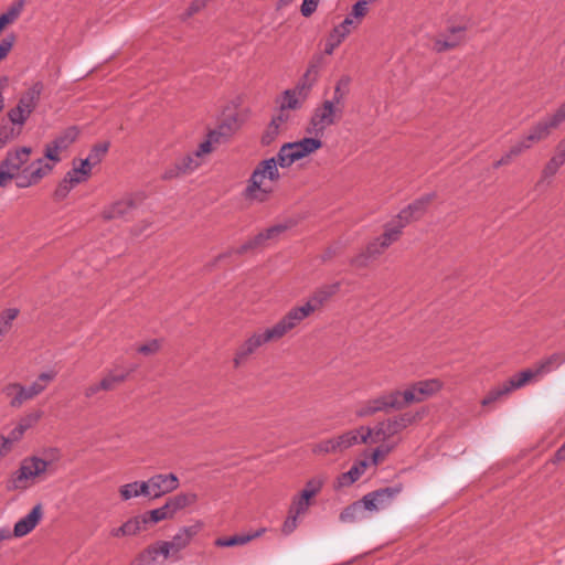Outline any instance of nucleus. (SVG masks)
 <instances>
[{
  "label": "nucleus",
  "mask_w": 565,
  "mask_h": 565,
  "mask_svg": "<svg viewBox=\"0 0 565 565\" xmlns=\"http://www.w3.org/2000/svg\"><path fill=\"white\" fill-rule=\"evenodd\" d=\"M235 124L236 120L233 118L231 122L226 120L216 129L211 130L206 139L202 141L193 152L177 159L174 164L164 171L163 179L171 180L193 173L204 163L206 157L213 151V146L221 143L232 135Z\"/></svg>",
  "instance_id": "obj_1"
},
{
  "label": "nucleus",
  "mask_w": 565,
  "mask_h": 565,
  "mask_svg": "<svg viewBox=\"0 0 565 565\" xmlns=\"http://www.w3.org/2000/svg\"><path fill=\"white\" fill-rule=\"evenodd\" d=\"M278 156L258 162L243 191V198L252 203H265L274 194V183L280 180Z\"/></svg>",
  "instance_id": "obj_2"
},
{
  "label": "nucleus",
  "mask_w": 565,
  "mask_h": 565,
  "mask_svg": "<svg viewBox=\"0 0 565 565\" xmlns=\"http://www.w3.org/2000/svg\"><path fill=\"white\" fill-rule=\"evenodd\" d=\"M32 148L22 146L10 149L0 161V191L12 181L18 189L35 186V182L25 164L29 163Z\"/></svg>",
  "instance_id": "obj_3"
},
{
  "label": "nucleus",
  "mask_w": 565,
  "mask_h": 565,
  "mask_svg": "<svg viewBox=\"0 0 565 565\" xmlns=\"http://www.w3.org/2000/svg\"><path fill=\"white\" fill-rule=\"evenodd\" d=\"M423 412H406L379 423L374 428L362 426V443H381L397 435L423 417Z\"/></svg>",
  "instance_id": "obj_4"
},
{
  "label": "nucleus",
  "mask_w": 565,
  "mask_h": 565,
  "mask_svg": "<svg viewBox=\"0 0 565 565\" xmlns=\"http://www.w3.org/2000/svg\"><path fill=\"white\" fill-rule=\"evenodd\" d=\"M55 377V371H46L41 373L28 386L20 383H9L2 388V393L9 399L11 407L20 408L25 402L43 393Z\"/></svg>",
  "instance_id": "obj_5"
},
{
  "label": "nucleus",
  "mask_w": 565,
  "mask_h": 565,
  "mask_svg": "<svg viewBox=\"0 0 565 565\" xmlns=\"http://www.w3.org/2000/svg\"><path fill=\"white\" fill-rule=\"evenodd\" d=\"M47 467L49 462L39 457L25 458L7 481V489L10 491L29 489L46 471Z\"/></svg>",
  "instance_id": "obj_6"
},
{
  "label": "nucleus",
  "mask_w": 565,
  "mask_h": 565,
  "mask_svg": "<svg viewBox=\"0 0 565 565\" xmlns=\"http://www.w3.org/2000/svg\"><path fill=\"white\" fill-rule=\"evenodd\" d=\"M321 137H305L298 141L284 143L277 152L279 167L289 168L322 148Z\"/></svg>",
  "instance_id": "obj_7"
},
{
  "label": "nucleus",
  "mask_w": 565,
  "mask_h": 565,
  "mask_svg": "<svg viewBox=\"0 0 565 565\" xmlns=\"http://www.w3.org/2000/svg\"><path fill=\"white\" fill-rule=\"evenodd\" d=\"M92 169L93 162L90 161V157L82 160H73L72 169L65 173L54 191V199L56 201L64 200L75 186L86 182L90 178Z\"/></svg>",
  "instance_id": "obj_8"
},
{
  "label": "nucleus",
  "mask_w": 565,
  "mask_h": 565,
  "mask_svg": "<svg viewBox=\"0 0 565 565\" xmlns=\"http://www.w3.org/2000/svg\"><path fill=\"white\" fill-rule=\"evenodd\" d=\"M404 408L401 401V391L393 390L383 393L374 398L359 403L355 408V415L360 418L373 416L376 413L399 411Z\"/></svg>",
  "instance_id": "obj_9"
},
{
  "label": "nucleus",
  "mask_w": 565,
  "mask_h": 565,
  "mask_svg": "<svg viewBox=\"0 0 565 565\" xmlns=\"http://www.w3.org/2000/svg\"><path fill=\"white\" fill-rule=\"evenodd\" d=\"M44 85L41 81L34 82L19 98L17 106L9 110L8 117L13 125L22 127L35 109Z\"/></svg>",
  "instance_id": "obj_10"
},
{
  "label": "nucleus",
  "mask_w": 565,
  "mask_h": 565,
  "mask_svg": "<svg viewBox=\"0 0 565 565\" xmlns=\"http://www.w3.org/2000/svg\"><path fill=\"white\" fill-rule=\"evenodd\" d=\"M343 111L333 106L332 103L323 100L313 109L306 132L310 136L322 137L329 127L341 119Z\"/></svg>",
  "instance_id": "obj_11"
},
{
  "label": "nucleus",
  "mask_w": 565,
  "mask_h": 565,
  "mask_svg": "<svg viewBox=\"0 0 565 565\" xmlns=\"http://www.w3.org/2000/svg\"><path fill=\"white\" fill-rule=\"evenodd\" d=\"M63 152L54 142L50 141L44 145L42 158L25 164L36 185L53 172L62 161Z\"/></svg>",
  "instance_id": "obj_12"
},
{
  "label": "nucleus",
  "mask_w": 565,
  "mask_h": 565,
  "mask_svg": "<svg viewBox=\"0 0 565 565\" xmlns=\"http://www.w3.org/2000/svg\"><path fill=\"white\" fill-rule=\"evenodd\" d=\"M278 341L270 328L259 329L245 339L236 349L233 358L234 367L246 364L256 351L269 342Z\"/></svg>",
  "instance_id": "obj_13"
},
{
  "label": "nucleus",
  "mask_w": 565,
  "mask_h": 565,
  "mask_svg": "<svg viewBox=\"0 0 565 565\" xmlns=\"http://www.w3.org/2000/svg\"><path fill=\"white\" fill-rule=\"evenodd\" d=\"M327 478L322 475L315 476L307 480L303 489L291 499L289 510L296 515L305 516L315 503V498L321 492Z\"/></svg>",
  "instance_id": "obj_14"
},
{
  "label": "nucleus",
  "mask_w": 565,
  "mask_h": 565,
  "mask_svg": "<svg viewBox=\"0 0 565 565\" xmlns=\"http://www.w3.org/2000/svg\"><path fill=\"white\" fill-rule=\"evenodd\" d=\"M443 388V382L438 379H428L418 381L401 391V401L406 407L413 403H419L434 396Z\"/></svg>",
  "instance_id": "obj_15"
},
{
  "label": "nucleus",
  "mask_w": 565,
  "mask_h": 565,
  "mask_svg": "<svg viewBox=\"0 0 565 565\" xmlns=\"http://www.w3.org/2000/svg\"><path fill=\"white\" fill-rule=\"evenodd\" d=\"M312 313V307L305 302L301 306L291 308L280 320L269 328L277 340H280Z\"/></svg>",
  "instance_id": "obj_16"
},
{
  "label": "nucleus",
  "mask_w": 565,
  "mask_h": 565,
  "mask_svg": "<svg viewBox=\"0 0 565 565\" xmlns=\"http://www.w3.org/2000/svg\"><path fill=\"white\" fill-rule=\"evenodd\" d=\"M402 490V484L377 489L363 495V503L367 511L379 512L387 509Z\"/></svg>",
  "instance_id": "obj_17"
},
{
  "label": "nucleus",
  "mask_w": 565,
  "mask_h": 565,
  "mask_svg": "<svg viewBox=\"0 0 565 565\" xmlns=\"http://www.w3.org/2000/svg\"><path fill=\"white\" fill-rule=\"evenodd\" d=\"M562 121L555 113L550 114L536 121L524 135L531 145L539 143L547 139L552 131L561 126Z\"/></svg>",
  "instance_id": "obj_18"
},
{
  "label": "nucleus",
  "mask_w": 565,
  "mask_h": 565,
  "mask_svg": "<svg viewBox=\"0 0 565 565\" xmlns=\"http://www.w3.org/2000/svg\"><path fill=\"white\" fill-rule=\"evenodd\" d=\"M322 57L317 56L315 57L308 65V68L301 79L298 82V84L290 89L291 92H295V94L302 98V100L306 102L308 98L315 83L317 82L319 77V71L321 65Z\"/></svg>",
  "instance_id": "obj_19"
},
{
  "label": "nucleus",
  "mask_w": 565,
  "mask_h": 565,
  "mask_svg": "<svg viewBox=\"0 0 565 565\" xmlns=\"http://www.w3.org/2000/svg\"><path fill=\"white\" fill-rule=\"evenodd\" d=\"M466 28L461 25L450 26L445 33L434 40L433 49L443 53L456 49L465 41Z\"/></svg>",
  "instance_id": "obj_20"
},
{
  "label": "nucleus",
  "mask_w": 565,
  "mask_h": 565,
  "mask_svg": "<svg viewBox=\"0 0 565 565\" xmlns=\"http://www.w3.org/2000/svg\"><path fill=\"white\" fill-rule=\"evenodd\" d=\"M43 519L42 504L38 503L32 510L23 518H21L11 531L12 537H23L31 533L40 521Z\"/></svg>",
  "instance_id": "obj_21"
},
{
  "label": "nucleus",
  "mask_w": 565,
  "mask_h": 565,
  "mask_svg": "<svg viewBox=\"0 0 565 565\" xmlns=\"http://www.w3.org/2000/svg\"><path fill=\"white\" fill-rule=\"evenodd\" d=\"M152 499L161 498L173 492L180 486L179 478L174 473H158L150 477Z\"/></svg>",
  "instance_id": "obj_22"
},
{
  "label": "nucleus",
  "mask_w": 565,
  "mask_h": 565,
  "mask_svg": "<svg viewBox=\"0 0 565 565\" xmlns=\"http://www.w3.org/2000/svg\"><path fill=\"white\" fill-rule=\"evenodd\" d=\"M287 230L286 225L278 224L266 228L265 231L258 233L252 239L243 244L238 249V254H243L249 249H254L260 246H264L267 241L276 239L280 234H282Z\"/></svg>",
  "instance_id": "obj_23"
},
{
  "label": "nucleus",
  "mask_w": 565,
  "mask_h": 565,
  "mask_svg": "<svg viewBox=\"0 0 565 565\" xmlns=\"http://www.w3.org/2000/svg\"><path fill=\"white\" fill-rule=\"evenodd\" d=\"M136 205L131 198H125L116 201L102 211V217L105 221L122 220L131 214Z\"/></svg>",
  "instance_id": "obj_24"
},
{
  "label": "nucleus",
  "mask_w": 565,
  "mask_h": 565,
  "mask_svg": "<svg viewBox=\"0 0 565 565\" xmlns=\"http://www.w3.org/2000/svg\"><path fill=\"white\" fill-rule=\"evenodd\" d=\"M146 529V521L141 514H139L128 519L120 526L111 529L110 536L116 539L131 537L138 535Z\"/></svg>",
  "instance_id": "obj_25"
},
{
  "label": "nucleus",
  "mask_w": 565,
  "mask_h": 565,
  "mask_svg": "<svg viewBox=\"0 0 565 565\" xmlns=\"http://www.w3.org/2000/svg\"><path fill=\"white\" fill-rule=\"evenodd\" d=\"M433 194L424 195L413 203H411L406 209L402 210L397 216L405 224L411 223L412 221L418 220L422 217L427 209V205L433 199Z\"/></svg>",
  "instance_id": "obj_26"
},
{
  "label": "nucleus",
  "mask_w": 565,
  "mask_h": 565,
  "mask_svg": "<svg viewBox=\"0 0 565 565\" xmlns=\"http://www.w3.org/2000/svg\"><path fill=\"white\" fill-rule=\"evenodd\" d=\"M369 466L370 462L367 459L355 461L347 472L341 473L337 478L334 487L340 489L353 484L361 478L362 475H364Z\"/></svg>",
  "instance_id": "obj_27"
},
{
  "label": "nucleus",
  "mask_w": 565,
  "mask_h": 565,
  "mask_svg": "<svg viewBox=\"0 0 565 565\" xmlns=\"http://www.w3.org/2000/svg\"><path fill=\"white\" fill-rule=\"evenodd\" d=\"M351 77L349 75H341L335 82L332 97L326 99L327 103H332L333 106L344 111L345 100L350 94Z\"/></svg>",
  "instance_id": "obj_28"
},
{
  "label": "nucleus",
  "mask_w": 565,
  "mask_h": 565,
  "mask_svg": "<svg viewBox=\"0 0 565 565\" xmlns=\"http://www.w3.org/2000/svg\"><path fill=\"white\" fill-rule=\"evenodd\" d=\"M141 558L146 563H158L161 559L173 558L167 541H158L149 545L142 553Z\"/></svg>",
  "instance_id": "obj_29"
},
{
  "label": "nucleus",
  "mask_w": 565,
  "mask_h": 565,
  "mask_svg": "<svg viewBox=\"0 0 565 565\" xmlns=\"http://www.w3.org/2000/svg\"><path fill=\"white\" fill-rule=\"evenodd\" d=\"M196 534V531L192 526L181 527L178 533L168 542V547L173 556L178 559V554L184 550L191 542L192 537Z\"/></svg>",
  "instance_id": "obj_30"
},
{
  "label": "nucleus",
  "mask_w": 565,
  "mask_h": 565,
  "mask_svg": "<svg viewBox=\"0 0 565 565\" xmlns=\"http://www.w3.org/2000/svg\"><path fill=\"white\" fill-rule=\"evenodd\" d=\"M387 247L381 246L380 237L369 243L365 250L352 259V265L359 268L366 267L371 262L379 257Z\"/></svg>",
  "instance_id": "obj_31"
},
{
  "label": "nucleus",
  "mask_w": 565,
  "mask_h": 565,
  "mask_svg": "<svg viewBox=\"0 0 565 565\" xmlns=\"http://www.w3.org/2000/svg\"><path fill=\"white\" fill-rule=\"evenodd\" d=\"M340 288L339 282H334L331 285L323 286L319 289H317L312 296L306 301V303L310 307H312V311L319 310L323 303L331 298L333 295L338 292Z\"/></svg>",
  "instance_id": "obj_32"
},
{
  "label": "nucleus",
  "mask_w": 565,
  "mask_h": 565,
  "mask_svg": "<svg viewBox=\"0 0 565 565\" xmlns=\"http://www.w3.org/2000/svg\"><path fill=\"white\" fill-rule=\"evenodd\" d=\"M41 418V412L30 413L19 419L17 426L9 433L8 439L13 444L22 438L24 433L35 425Z\"/></svg>",
  "instance_id": "obj_33"
},
{
  "label": "nucleus",
  "mask_w": 565,
  "mask_h": 565,
  "mask_svg": "<svg viewBox=\"0 0 565 565\" xmlns=\"http://www.w3.org/2000/svg\"><path fill=\"white\" fill-rule=\"evenodd\" d=\"M362 436L363 431L362 427H360L359 429L349 430L337 437H332L337 454L342 452L359 443H362Z\"/></svg>",
  "instance_id": "obj_34"
},
{
  "label": "nucleus",
  "mask_w": 565,
  "mask_h": 565,
  "mask_svg": "<svg viewBox=\"0 0 565 565\" xmlns=\"http://www.w3.org/2000/svg\"><path fill=\"white\" fill-rule=\"evenodd\" d=\"M366 507L363 503V498L359 501L353 502L342 510L339 519L343 523H354L365 519Z\"/></svg>",
  "instance_id": "obj_35"
},
{
  "label": "nucleus",
  "mask_w": 565,
  "mask_h": 565,
  "mask_svg": "<svg viewBox=\"0 0 565 565\" xmlns=\"http://www.w3.org/2000/svg\"><path fill=\"white\" fill-rule=\"evenodd\" d=\"M198 499L194 492H182L169 498L167 503L174 515L178 511L195 504Z\"/></svg>",
  "instance_id": "obj_36"
},
{
  "label": "nucleus",
  "mask_w": 565,
  "mask_h": 565,
  "mask_svg": "<svg viewBox=\"0 0 565 565\" xmlns=\"http://www.w3.org/2000/svg\"><path fill=\"white\" fill-rule=\"evenodd\" d=\"M537 376L539 374L535 371V369H526L510 377L508 381L504 382V384L509 388V393H511L514 390L523 387L531 380Z\"/></svg>",
  "instance_id": "obj_37"
},
{
  "label": "nucleus",
  "mask_w": 565,
  "mask_h": 565,
  "mask_svg": "<svg viewBox=\"0 0 565 565\" xmlns=\"http://www.w3.org/2000/svg\"><path fill=\"white\" fill-rule=\"evenodd\" d=\"M406 224L403 221H401L399 218L396 222H394L392 224H388L386 226L383 235L380 237L381 246L382 247H388L394 242H396L399 238V235L402 233V228Z\"/></svg>",
  "instance_id": "obj_38"
},
{
  "label": "nucleus",
  "mask_w": 565,
  "mask_h": 565,
  "mask_svg": "<svg viewBox=\"0 0 565 565\" xmlns=\"http://www.w3.org/2000/svg\"><path fill=\"white\" fill-rule=\"evenodd\" d=\"M128 374L129 373L125 371L111 370L99 381V386L105 392L111 391L118 384L122 383L127 379Z\"/></svg>",
  "instance_id": "obj_39"
},
{
  "label": "nucleus",
  "mask_w": 565,
  "mask_h": 565,
  "mask_svg": "<svg viewBox=\"0 0 565 565\" xmlns=\"http://www.w3.org/2000/svg\"><path fill=\"white\" fill-rule=\"evenodd\" d=\"M565 361V358L559 353H554L550 355L548 358L540 361L536 366L534 367L537 372L539 376L547 374L552 372L553 370L557 369L563 364Z\"/></svg>",
  "instance_id": "obj_40"
},
{
  "label": "nucleus",
  "mask_w": 565,
  "mask_h": 565,
  "mask_svg": "<svg viewBox=\"0 0 565 565\" xmlns=\"http://www.w3.org/2000/svg\"><path fill=\"white\" fill-rule=\"evenodd\" d=\"M141 516L145 519L146 526H147L149 523L156 524L160 521L171 519V518H173V514H172L168 503L166 502L160 508H157V509H153V510L142 513Z\"/></svg>",
  "instance_id": "obj_41"
},
{
  "label": "nucleus",
  "mask_w": 565,
  "mask_h": 565,
  "mask_svg": "<svg viewBox=\"0 0 565 565\" xmlns=\"http://www.w3.org/2000/svg\"><path fill=\"white\" fill-rule=\"evenodd\" d=\"M78 130L76 127H68L60 135H57L52 142H54L62 151H66L77 139Z\"/></svg>",
  "instance_id": "obj_42"
},
{
  "label": "nucleus",
  "mask_w": 565,
  "mask_h": 565,
  "mask_svg": "<svg viewBox=\"0 0 565 565\" xmlns=\"http://www.w3.org/2000/svg\"><path fill=\"white\" fill-rule=\"evenodd\" d=\"M279 107L281 109L286 110H298L302 107L305 104V100H302L301 97L297 96L295 92H291L290 89H286L279 100Z\"/></svg>",
  "instance_id": "obj_43"
},
{
  "label": "nucleus",
  "mask_w": 565,
  "mask_h": 565,
  "mask_svg": "<svg viewBox=\"0 0 565 565\" xmlns=\"http://www.w3.org/2000/svg\"><path fill=\"white\" fill-rule=\"evenodd\" d=\"M24 8V0L13 2L4 13L0 14V22L6 28L14 23L21 15Z\"/></svg>",
  "instance_id": "obj_44"
},
{
  "label": "nucleus",
  "mask_w": 565,
  "mask_h": 565,
  "mask_svg": "<svg viewBox=\"0 0 565 565\" xmlns=\"http://www.w3.org/2000/svg\"><path fill=\"white\" fill-rule=\"evenodd\" d=\"M265 530H260V531H257L256 533L249 534V535H234L231 537H221V539L216 540L215 544L217 546H222V547L244 545V544L248 543L249 541H252L253 539L259 536Z\"/></svg>",
  "instance_id": "obj_45"
},
{
  "label": "nucleus",
  "mask_w": 565,
  "mask_h": 565,
  "mask_svg": "<svg viewBox=\"0 0 565 565\" xmlns=\"http://www.w3.org/2000/svg\"><path fill=\"white\" fill-rule=\"evenodd\" d=\"M21 134V127L18 125L4 124L0 126V149H2L6 145L17 139Z\"/></svg>",
  "instance_id": "obj_46"
},
{
  "label": "nucleus",
  "mask_w": 565,
  "mask_h": 565,
  "mask_svg": "<svg viewBox=\"0 0 565 565\" xmlns=\"http://www.w3.org/2000/svg\"><path fill=\"white\" fill-rule=\"evenodd\" d=\"M19 309L8 308L0 313V341L10 331L13 320L18 317Z\"/></svg>",
  "instance_id": "obj_47"
},
{
  "label": "nucleus",
  "mask_w": 565,
  "mask_h": 565,
  "mask_svg": "<svg viewBox=\"0 0 565 565\" xmlns=\"http://www.w3.org/2000/svg\"><path fill=\"white\" fill-rule=\"evenodd\" d=\"M376 0H359L356 1L350 11V15L352 19H355L359 23H362L364 18L367 15L370 11V4L375 2Z\"/></svg>",
  "instance_id": "obj_48"
},
{
  "label": "nucleus",
  "mask_w": 565,
  "mask_h": 565,
  "mask_svg": "<svg viewBox=\"0 0 565 565\" xmlns=\"http://www.w3.org/2000/svg\"><path fill=\"white\" fill-rule=\"evenodd\" d=\"M347 38H344L338 30H335L334 28L331 30L328 39H327V42H326V45H324V53L327 55H331L333 54L334 50L345 40Z\"/></svg>",
  "instance_id": "obj_49"
},
{
  "label": "nucleus",
  "mask_w": 565,
  "mask_h": 565,
  "mask_svg": "<svg viewBox=\"0 0 565 565\" xmlns=\"http://www.w3.org/2000/svg\"><path fill=\"white\" fill-rule=\"evenodd\" d=\"M509 393V388L505 386L504 383H502L501 385L492 388L486 396L481 401V404L482 406H488L494 402H497L498 399H500L501 397L503 396H507Z\"/></svg>",
  "instance_id": "obj_50"
},
{
  "label": "nucleus",
  "mask_w": 565,
  "mask_h": 565,
  "mask_svg": "<svg viewBox=\"0 0 565 565\" xmlns=\"http://www.w3.org/2000/svg\"><path fill=\"white\" fill-rule=\"evenodd\" d=\"M394 447H395V444L382 445V446L377 447L376 449H374L371 458L367 459L370 465L377 466L379 463H381L386 458V456L394 449Z\"/></svg>",
  "instance_id": "obj_51"
},
{
  "label": "nucleus",
  "mask_w": 565,
  "mask_h": 565,
  "mask_svg": "<svg viewBox=\"0 0 565 565\" xmlns=\"http://www.w3.org/2000/svg\"><path fill=\"white\" fill-rule=\"evenodd\" d=\"M315 455H330L337 454L333 438L323 439L315 444L311 448Z\"/></svg>",
  "instance_id": "obj_52"
},
{
  "label": "nucleus",
  "mask_w": 565,
  "mask_h": 565,
  "mask_svg": "<svg viewBox=\"0 0 565 565\" xmlns=\"http://www.w3.org/2000/svg\"><path fill=\"white\" fill-rule=\"evenodd\" d=\"M563 164H565V162L554 154L545 163V166L542 170L543 178H551V177L555 175Z\"/></svg>",
  "instance_id": "obj_53"
},
{
  "label": "nucleus",
  "mask_w": 565,
  "mask_h": 565,
  "mask_svg": "<svg viewBox=\"0 0 565 565\" xmlns=\"http://www.w3.org/2000/svg\"><path fill=\"white\" fill-rule=\"evenodd\" d=\"M119 495L122 501H128L134 498H138V481L129 482L126 484H122L119 488Z\"/></svg>",
  "instance_id": "obj_54"
},
{
  "label": "nucleus",
  "mask_w": 565,
  "mask_h": 565,
  "mask_svg": "<svg viewBox=\"0 0 565 565\" xmlns=\"http://www.w3.org/2000/svg\"><path fill=\"white\" fill-rule=\"evenodd\" d=\"M302 518L301 515H296L288 509V515L282 524L281 531L284 534H291L298 526V520Z\"/></svg>",
  "instance_id": "obj_55"
},
{
  "label": "nucleus",
  "mask_w": 565,
  "mask_h": 565,
  "mask_svg": "<svg viewBox=\"0 0 565 565\" xmlns=\"http://www.w3.org/2000/svg\"><path fill=\"white\" fill-rule=\"evenodd\" d=\"M281 130L282 129L280 127L270 121L262 137V142L264 145H270L277 138Z\"/></svg>",
  "instance_id": "obj_56"
},
{
  "label": "nucleus",
  "mask_w": 565,
  "mask_h": 565,
  "mask_svg": "<svg viewBox=\"0 0 565 565\" xmlns=\"http://www.w3.org/2000/svg\"><path fill=\"white\" fill-rule=\"evenodd\" d=\"M15 42L14 34H9L0 42V61L4 60L13 47Z\"/></svg>",
  "instance_id": "obj_57"
},
{
  "label": "nucleus",
  "mask_w": 565,
  "mask_h": 565,
  "mask_svg": "<svg viewBox=\"0 0 565 565\" xmlns=\"http://www.w3.org/2000/svg\"><path fill=\"white\" fill-rule=\"evenodd\" d=\"M533 146L530 141H527L526 137L523 136L520 140H518L514 145L510 147L511 154L515 157L522 154L524 151L531 149Z\"/></svg>",
  "instance_id": "obj_58"
},
{
  "label": "nucleus",
  "mask_w": 565,
  "mask_h": 565,
  "mask_svg": "<svg viewBox=\"0 0 565 565\" xmlns=\"http://www.w3.org/2000/svg\"><path fill=\"white\" fill-rule=\"evenodd\" d=\"M160 349V341L159 340H151L146 344H142L138 348V352L145 355L154 354Z\"/></svg>",
  "instance_id": "obj_59"
},
{
  "label": "nucleus",
  "mask_w": 565,
  "mask_h": 565,
  "mask_svg": "<svg viewBox=\"0 0 565 565\" xmlns=\"http://www.w3.org/2000/svg\"><path fill=\"white\" fill-rule=\"evenodd\" d=\"M320 0H303L301 4V14L306 18L310 17L318 8Z\"/></svg>",
  "instance_id": "obj_60"
},
{
  "label": "nucleus",
  "mask_w": 565,
  "mask_h": 565,
  "mask_svg": "<svg viewBox=\"0 0 565 565\" xmlns=\"http://www.w3.org/2000/svg\"><path fill=\"white\" fill-rule=\"evenodd\" d=\"M289 120V114L288 110L281 109L279 107V111L276 116L273 117L271 122L284 129L286 127V124Z\"/></svg>",
  "instance_id": "obj_61"
},
{
  "label": "nucleus",
  "mask_w": 565,
  "mask_h": 565,
  "mask_svg": "<svg viewBox=\"0 0 565 565\" xmlns=\"http://www.w3.org/2000/svg\"><path fill=\"white\" fill-rule=\"evenodd\" d=\"M152 490L150 478L146 481H138V495H143L152 499Z\"/></svg>",
  "instance_id": "obj_62"
},
{
  "label": "nucleus",
  "mask_w": 565,
  "mask_h": 565,
  "mask_svg": "<svg viewBox=\"0 0 565 565\" xmlns=\"http://www.w3.org/2000/svg\"><path fill=\"white\" fill-rule=\"evenodd\" d=\"M108 150V145H100V146H96L90 154L88 157H90V161L94 163L98 162L99 161V156H103L107 152Z\"/></svg>",
  "instance_id": "obj_63"
},
{
  "label": "nucleus",
  "mask_w": 565,
  "mask_h": 565,
  "mask_svg": "<svg viewBox=\"0 0 565 565\" xmlns=\"http://www.w3.org/2000/svg\"><path fill=\"white\" fill-rule=\"evenodd\" d=\"M100 391H103V388L99 386V382L92 383L85 388L84 395L86 398H92L95 395H97Z\"/></svg>",
  "instance_id": "obj_64"
}]
</instances>
